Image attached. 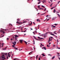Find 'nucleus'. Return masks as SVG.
I'll use <instances>...</instances> for the list:
<instances>
[{"label": "nucleus", "instance_id": "36", "mask_svg": "<svg viewBox=\"0 0 60 60\" xmlns=\"http://www.w3.org/2000/svg\"><path fill=\"white\" fill-rule=\"evenodd\" d=\"M33 33H34V34H35V33H34V32H33Z\"/></svg>", "mask_w": 60, "mask_h": 60}, {"label": "nucleus", "instance_id": "32", "mask_svg": "<svg viewBox=\"0 0 60 60\" xmlns=\"http://www.w3.org/2000/svg\"><path fill=\"white\" fill-rule=\"evenodd\" d=\"M10 55H8V57H10Z\"/></svg>", "mask_w": 60, "mask_h": 60}, {"label": "nucleus", "instance_id": "23", "mask_svg": "<svg viewBox=\"0 0 60 60\" xmlns=\"http://www.w3.org/2000/svg\"><path fill=\"white\" fill-rule=\"evenodd\" d=\"M46 10V8H45V9H44V11H45Z\"/></svg>", "mask_w": 60, "mask_h": 60}, {"label": "nucleus", "instance_id": "54", "mask_svg": "<svg viewBox=\"0 0 60 60\" xmlns=\"http://www.w3.org/2000/svg\"><path fill=\"white\" fill-rule=\"evenodd\" d=\"M41 46H42V45H40V47L41 48V47H41Z\"/></svg>", "mask_w": 60, "mask_h": 60}, {"label": "nucleus", "instance_id": "53", "mask_svg": "<svg viewBox=\"0 0 60 60\" xmlns=\"http://www.w3.org/2000/svg\"><path fill=\"white\" fill-rule=\"evenodd\" d=\"M21 30H22V28L21 29Z\"/></svg>", "mask_w": 60, "mask_h": 60}, {"label": "nucleus", "instance_id": "24", "mask_svg": "<svg viewBox=\"0 0 60 60\" xmlns=\"http://www.w3.org/2000/svg\"><path fill=\"white\" fill-rule=\"evenodd\" d=\"M21 23H22V22H21L20 23H19V22L18 23V24H21Z\"/></svg>", "mask_w": 60, "mask_h": 60}, {"label": "nucleus", "instance_id": "29", "mask_svg": "<svg viewBox=\"0 0 60 60\" xmlns=\"http://www.w3.org/2000/svg\"><path fill=\"white\" fill-rule=\"evenodd\" d=\"M53 8H54V7L53 8H51V10H52V9H53Z\"/></svg>", "mask_w": 60, "mask_h": 60}, {"label": "nucleus", "instance_id": "60", "mask_svg": "<svg viewBox=\"0 0 60 60\" xmlns=\"http://www.w3.org/2000/svg\"><path fill=\"white\" fill-rule=\"evenodd\" d=\"M54 18H52V20H54Z\"/></svg>", "mask_w": 60, "mask_h": 60}, {"label": "nucleus", "instance_id": "20", "mask_svg": "<svg viewBox=\"0 0 60 60\" xmlns=\"http://www.w3.org/2000/svg\"><path fill=\"white\" fill-rule=\"evenodd\" d=\"M41 7H43V8H45V7H44L43 5H41Z\"/></svg>", "mask_w": 60, "mask_h": 60}, {"label": "nucleus", "instance_id": "26", "mask_svg": "<svg viewBox=\"0 0 60 60\" xmlns=\"http://www.w3.org/2000/svg\"><path fill=\"white\" fill-rule=\"evenodd\" d=\"M40 59H41V57H40L39 58V60H40Z\"/></svg>", "mask_w": 60, "mask_h": 60}, {"label": "nucleus", "instance_id": "63", "mask_svg": "<svg viewBox=\"0 0 60 60\" xmlns=\"http://www.w3.org/2000/svg\"><path fill=\"white\" fill-rule=\"evenodd\" d=\"M31 30H33V29H32L31 28H30Z\"/></svg>", "mask_w": 60, "mask_h": 60}, {"label": "nucleus", "instance_id": "51", "mask_svg": "<svg viewBox=\"0 0 60 60\" xmlns=\"http://www.w3.org/2000/svg\"><path fill=\"white\" fill-rule=\"evenodd\" d=\"M47 47H49V45H47Z\"/></svg>", "mask_w": 60, "mask_h": 60}, {"label": "nucleus", "instance_id": "46", "mask_svg": "<svg viewBox=\"0 0 60 60\" xmlns=\"http://www.w3.org/2000/svg\"><path fill=\"white\" fill-rule=\"evenodd\" d=\"M7 59H8V56L7 57Z\"/></svg>", "mask_w": 60, "mask_h": 60}, {"label": "nucleus", "instance_id": "19", "mask_svg": "<svg viewBox=\"0 0 60 60\" xmlns=\"http://www.w3.org/2000/svg\"><path fill=\"white\" fill-rule=\"evenodd\" d=\"M40 40H42V39H44V38H39Z\"/></svg>", "mask_w": 60, "mask_h": 60}, {"label": "nucleus", "instance_id": "48", "mask_svg": "<svg viewBox=\"0 0 60 60\" xmlns=\"http://www.w3.org/2000/svg\"><path fill=\"white\" fill-rule=\"evenodd\" d=\"M43 1H44V2H46V1H46V0H44Z\"/></svg>", "mask_w": 60, "mask_h": 60}, {"label": "nucleus", "instance_id": "39", "mask_svg": "<svg viewBox=\"0 0 60 60\" xmlns=\"http://www.w3.org/2000/svg\"><path fill=\"white\" fill-rule=\"evenodd\" d=\"M8 55H10V54H9V53H8Z\"/></svg>", "mask_w": 60, "mask_h": 60}, {"label": "nucleus", "instance_id": "22", "mask_svg": "<svg viewBox=\"0 0 60 60\" xmlns=\"http://www.w3.org/2000/svg\"><path fill=\"white\" fill-rule=\"evenodd\" d=\"M39 19H37V21H39Z\"/></svg>", "mask_w": 60, "mask_h": 60}, {"label": "nucleus", "instance_id": "16", "mask_svg": "<svg viewBox=\"0 0 60 60\" xmlns=\"http://www.w3.org/2000/svg\"><path fill=\"white\" fill-rule=\"evenodd\" d=\"M55 56H53L52 58V59H54V58H55Z\"/></svg>", "mask_w": 60, "mask_h": 60}, {"label": "nucleus", "instance_id": "11", "mask_svg": "<svg viewBox=\"0 0 60 60\" xmlns=\"http://www.w3.org/2000/svg\"><path fill=\"white\" fill-rule=\"evenodd\" d=\"M15 37H19V36H17V35H15Z\"/></svg>", "mask_w": 60, "mask_h": 60}, {"label": "nucleus", "instance_id": "12", "mask_svg": "<svg viewBox=\"0 0 60 60\" xmlns=\"http://www.w3.org/2000/svg\"><path fill=\"white\" fill-rule=\"evenodd\" d=\"M17 21H19V20H20L19 19H17Z\"/></svg>", "mask_w": 60, "mask_h": 60}, {"label": "nucleus", "instance_id": "13", "mask_svg": "<svg viewBox=\"0 0 60 60\" xmlns=\"http://www.w3.org/2000/svg\"><path fill=\"white\" fill-rule=\"evenodd\" d=\"M52 27H54V28H55L56 27V26H54V25H52Z\"/></svg>", "mask_w": 60, "mask_h": 60}, {"label": "nucleus", "instance_id": "18", "mask_svg": "<svg viewBox=\"0 0 60 60\" xmlns=\"http://www.w3.org/2000/svg\"><path fill=\"white\" fill-rule=\"evenodd\" d=\"M37 58H38V55H37L36 56V58L37 59Z\"/></svg>", "mask_w": 60, "mask_h": 60}, {"label": "nucleus", "instance_id": "8", "mask_svg": "<svg viewBox=\"0 0 60 60\" xmlns=\"http://www.w3.org/2000/svg\"><path fill=\"white\" fill-rule=\"evenodd\" d=\"M33 37H34V38L36 39H36H37V38H36V37H35V36H33Z\"/></svg>", "mask_w": 60, "mask_h": 60}, {"label": "nucleus", "instance_id": "43", "mask_svg": "<svg viewBox=\"0 0 60 60\" xmlns=\"http://www.w3.org/2000/svg\"><path fill=\"white\" fill-rule=\"evenodd\" d=\"M52 3L51 4V5H50V6H52Z\"/></svg>", "mask_w": 60, "mask_h": 60}, {"label": "nucleus", "instance_id": "47", "mask_svg": "<svg viewBox=\"0 0 60 60\" xmlns=\"http://www.w3.org/2000/svg\"><path fill=\"white\" fill-rule=\"evenodd\" d=\"M49 41H50V38H49Z\"/></svg>", "mask_w": 60, "mask_h": 60}, {"label": "nucleus", "instance_id": "35", "mask_svg": "<svg viewBox=\"0 0 60 60\" xmlns=\"http://www.w3.org/2000/svg\"><path fill=\"white\" fill-rule=\"evenodd\" d=\"M15 41H17V38H16V39H15Z\"/></svg>", "mask_w": 60, "mask_h": 60}, {"label": "nucleus", "instance_id": "4", "mask_svg": "<svg viewBox=\"0 0 60 60\" xmlns=\"http://www.w3.org/2000/svg\"><path fill=\"white\" fill-rule=\"evenodd\" d=\"M22 41H23V40H20V43H22Z\"/></svg>", "mask_w": 60, "mask_h": 60}, {"label": "nucleus", "instance_id": "61", "mask_svg": "<svg viewBox=\"0 0 60 60\" xmlns=\"http://www.w3.org/2000/svg\"><path fill=\"white\" fill-rule=\"evenodd\" d=\"M56 12L57 13H59V12Z\"/></svg>", "mask_w": 60, "mask_h": 60}, {"label": "nucleus", "instance_id": "42", "mask_svg": "<svg viewBox=\"0 0 60 60\" xmlns=\"http://www.w3.org/2000/svg\"><path fill=\"white\" fill-rule=\"evenodd\" d=\"M42 9V8H40L39 9V10H41Z\"/></svg>", "mask_w": 60, "mask_h": 60}, {"label": "nucleus", "instance_id": "10", "mask_svg": "<svg viewBox=\"0 0 60 60\" xmlns=\"http://www.w3.org/2000/svg\"><path fill=\"white\" fill-rule=\"evenodd\" d=\"M44 54H42V56H45V55H44Z\"/></svg>", "mask_w": 60, "mask_h": 60}, {"label": "nucleus", "instance_id": "21", "mask_svg": "<svg viewBox=\"0 0 60 60\" xmlns=\"http://www.w3.org/2000/svg\"><path fill=\"white\" fill-rule=\"evenodd\" d=\"M36 40H37V41H41V40H40L39 39H36Z\"/></svg>", "mask_w": 60, "mask_h": 60}, {"label": "nucleus", "instance_id": "44", "mask_svg": "<svg viewBox=\"0 0 60 60\" xmlns=\"http://www.w3.org/2000/svg\"><path fill=\"white\" fill-rule=\"evenodd\" d=\"M57 54H58V55H59V54H59V53L58 52L57 53Z\"/></svg>", "mask_w": 60, "mask_h": 60}, {"label": "nucleus", "instance_id": "58", "mask_svg": "<svg viewBox=\"0 0 60 60\" xmlns=\"http://www.w3.org/2000/svg\"><path fill=\"white\" fill-rule=\"evenodd\" d=\"M19 22H16V23H19Z\"/></svg>", "mask_w": 60, "mask_h": 60}, {"label": "nucleus", "instance_id": "49", "mask_svg": "<svg viewBox=\"0 0 60 60\" xmlns=\"http://www.w3.org/2000/svg\"><path fill=\"white\" fill-rule=\"evenodd\" d=\"M15 49H16V50H17V49H18V48H16Z\"/></svg>", "mask_w": 60, "mask_h": 60}, {"label": "nucleus", "instance_id": "27", "mask_svg": "<svg viewBox=\"0 0 60 60\" xmlns=\"http://www.w3.org/2000/svg\"><path fill=\"white\" fill-rule=\"evenodd\" d=\"M25 43L26 44H27V42H26V41H25Z\"/></svg>", "mask_w": 60, "mask_h": 60}, {"label": "nucleus", "instance_id": "15", "mask_svg": "<svg viewBox=\"0 0 60 60\" xmlns=\"http://www.w3.org/2000/svg\"><path fill=\"white\" fill-rule=\"evenodd\" d=\"M6 48H7V47H6L4 48L3 49V50H5V49H6Z\"/></svg>", "mask_w": 60, "mask_h": 60}, {"label": "nucleus", "instance_id": "30", "mask_svg": "<svg viewBox=\"0 0 60 60\" xmlns=\"http://www.w3.org/2000/svg\"><path fill=\"white\" fill-rule=\"evenodd\" d=\"M40 5L38 6V8H40Z\"/></svg>", "mask_w": 60, "mask_h": 60}, {"label": "nucleus", "instance_id": "5", "mask_svg": "<svg viewBox=\"0 0 60 60\" xmlns=\"http://www.w3.org/2000/svg\"><path fill=\"white\" fill-rule=\"evenodd\" d=\"M43 48L44 49H45V50H46V47H43Z\"/></svg>", "mask_w": 60, "mask_h": 60}, {"label": "nucleus", "instance_id": "3", "mask_svg": "<svg viewBox=\"0 0 60 60\" xmlns=\"http://www.w3.org/2000/svg\"><path fill=\"white\" fill-rule=\"evenodd\" d=\"M4 30H0V32H2V33H3V34H4V33H5L4 31H3Z\"/></svg>", "mask_w": 60, "mask_h": 60}, {"label": "nucleus", "instance_id": "2", "mask_svg": "<svg viewBox=\"0 0 60 60\" xmlns=\"http://www.w3.org/2000/svg\"><path fill=\"white\" fill-rule=\"evenodd\" d=\"M14 42H13L12 43V44H13V45H16V41H14Z\"/></svg>", "mask_w": 60, "mask_h": 60}, {"label": "nucleus", "instance_id": "9", "mask_svg": "<svg viewBox=\"0 0 60 60\" xmlns=\"http://www.w3.org/2000/svg\"><path fill=\"white\" fill-rule=\"evenodd\" d=\"M57 15H58L59 17V18H60V15L59 14H57Z\"/></svg>", "mask_w": 60, "mask_h": 60}, {"label": "nucleus", "instance_id": "28", "mask_svg": "<svg viewBox=\"0 0 60 60\" xmlns=\"http://www.w3.org/2000/svg\"><path fill=\"white\" fill-rule=\"evenodd\" d=\"M9 38H7V41H8L9 40Z\"/></svg>", "mask_w": 60, "mask_h": 60}, {"label": "nucleus", "instance_id": "56", "mask_svg": "<svg viewBox=\"0 0 60 60\" xmlns=\"http://www.w3.org/2000/svg\"><path fill=\"white\" fill-rule=\"evenodd\" d=\"M40 2H39L38 4H40Z\"/></svg>", "mask_w": 60, "mask_h": 60}, {"label": "nucleus", "instance_id": "41", "mask_svg": "<svg viewBox=\"0 0 60 60\" xmlns=\"http://www.w3.org/2000/svg\"><path fill=\"white\" fill-rule=\"evenodd\" d=\"M54 25H55V26H57V24H55Z\"/></svg>", "mask_w": 60, "mask_h": 60}, {"label": "nucleus", "instance_id": "31", "mask_svg": "<svg viewBox=\"0 0 60 60\" xmlns=\"http://www.w3.org/2000/svg\"><path fill=\"white\" fill-rule=\"evenodd\" d=\"M5 55H7V53H5Z\"/></svg>", "mask_w": 60, "mask_h": 60}, {"label": "nucleus", "instance_id": "55", "mask_svg": "<svg viewBox=\"0 0 60 60\" xmlns=\"http://www.w3.org/2000/svg\"><path fill=\"white\" fill-rule=\"evenodd\" d=\"M50 41L49 40V41H48V43H49V41Z\"/></svg>", "mask_w": 60, "mask_h": 60}, {"label": "nucleus", "instance_id": "17", "mask_svg": "<svg viewBox=\"0 0 60 60\" xmlns=\"http://www.w3.org/2000/svg\"><path fill=\"white\" fill-rule=\"evenodd\" d=\"M54 36H55V37L56 38H57V36H56L54 35Z\"/></svg>", "mask_w": 60, "mask_h": 60}, {"label": "nucleus", "instance_id": "59", "mask_svg": "<svg viewBox=\"0 0 60 60\" xmlns=\"http://www.w3.org/2000/svg\"><path fill=\"white\" fill-rule=\"evenodd\" d=\"M48 16H49V15H47L46 16V17H48Z\"/></svg>", "mask_w": 60, "mask_h": 60}, {"label": "nucleus", "instance_id": "37", "mask_svg": "<svg viewBox=\"0 0 60 60\" xmlns=\"http://www.w3.org/2000/svg\"><path fill=\"white\" fill-rule=\"evenodd\" d=\"M57 42H59V41H58V40L57 39Z\"/></svg>", "mask_w": 60, "mask_h": 60}, {"label": "nucleus", "instance_id": "34", "mask_svg": "<svg viewBox=\"0 0 60 60\" xmlns=\"http://www.w3.org/2000/svg\"><path fill=\"white\" fill-rule=\"evenodd\" d=\"M26 30H25V31H24V32H26Z\"/></svg>", "mask_w": 60, "mask_h": 60}, {"label": "nucleus", "instance_id": "1", "mask_svg": "<svg viewBox=\"0 0 60 60\" xmlns=\"http://www.w3.org/2000/svg\"><path fill=\"white\" fill-rule=\"evenodd\" d=\"M1 54L2 55V56L1 58H3L2 59V60H4V59H6V58H4L5 57V56H4V55H5V53L2 52Z\"/></svg>", "mask_w": 60, "mask_h": 60}, {"label": "nucleus", "instance_id": "33", "mask_svg": "<svg viewBox=\"0 0 60 60\" xmlns=\"http://www.w3.org/2000/svg\"><path fill=\"white\" fill-rule=\"evenodd\" d=\"M26 23V21L24 22H22L23 23Z\"/></svg>", "mask_w": 60, "mask_h": 60}, {"label": "nucleus", "instance_id": "57", "mask_svg": "<svg viewBox=\"0 0 60 60\" xmlns=\"http://www.w3.org/2000/svg\"><path fill=\"white\" fill-rule=\"evenodd\" d=\"M38 38L39 39H40V37H38Z\"/></svg>", "mask_w": 60, "mask_h": 60}, {"label": "nucleus", "instance_id": "52", "mask_svg": "<svg viewBox=\"0 0 60 60\" xmlns=\"http://www.w3.org/2000/svg\"><path fill=\"white\" fill-rule=\"evenodd\" d=\"M50 38H53V37H50Z\"/></svg>", "mask_w": 60, "mask_h": 60}, {"label": "nucleus", "instance_id": "25", "mask_svg": "<svg viewBox=\"0 0 60 60\" xmlns=\"http://www.w3.org/2000/svg\"><path fill=\"white\" fill-rule=\"evenodd\" d=\"M49 20V19H47V20L46 21V22H47V21H48V20Z\"/></svg>", "mask_w": 60, "mask_h": 60}, {"label": "nucleus", "instance_id": "50", "mask_svg": "<svg viewBox=\"0 0 60 60\" xmlns=\"http://www.w3.org/2000/svg\"><path fill=\"white\" fill-rule=\"evenodd\" d=\"M51 44V43H50L49 44V45H50Z\"/></svg>", "mask_w": 60, "mask_h": 60}, {"label": "nucleus", "instance_id": "38", "mask_svg": "<svg viewBox=\"0 0 60 60\" xmlns=\"http://www.w3.org/2000/svg\"><path fill=\"white\" fill-rule=\"evenodd\" d=\"M33 24H34V25H35V23H34V22H33Z\"/></svg>", "mask_w": 60, "mask_h": 60}, {"label": "nucleus", "instance_id": "40", "mask_svg": "<svg viewBox=\"0 0 60 60\" xmlns=\"http://www.w3.org/2000/svg\"><path fill=\"white\" fill-rule=\"evenodd\" d=\"M59 2H60V1H59L58 2V4H59Z\"/></svg>", "mask_w": 60, "mask_h": 60}, {"label": "nucleus", "instance_id": "45", "mask_svg": "<svg viewBox=\"0 0 60 60\" xmlns=\"http://www.w3.org/2000/svg\"><path fill=\"white\" fill-rule=\"evenodd\" d=\"M53 47H55V45H53Z\"/></svg>", "mask_w": 60, "mask_h": 60}, {"label": "nucleus", "instance_id": "6", "mask_svg": "<svg viewBox=\"0 0 60 60\" xmlns=\"http://www.w3.org/2000/svg\"><path fill=\"white\" fill-rule=\"evenodd\" d=\"M50 34H51V35H53L54 36H55V34H53L52 33H51Z\"/></svg>", "mask_w": 60, "mask_h": 60}, {"label": "nucleus", "instance_id": "7", "mask_svg": "<svg viewBox=\"0 0 60 60\" xmlns=\"http://www.w3.org/2000/svg\"><path fill=\"white\" fill-rule=\"evenodd\" d=\"M53 12H54V13H55V12H56V10H55V9H54V11H53Z\"/></svg>", "mask_w": 60, "mask_h": 60}, {"label": "nucleus", "instance_id": "14", "mask_svg": "<svg viewBox=\"0 0 60 60\" xmlns=\"http://www.w3.org/2000/svg\"><path fill=\"white\" fill-rule=\"evenodd\" d=\"M15 45H12V47L14 48V47H15Z\"/></svg>", "mask_w": 60, "mask_h": 60}, {"label": "nucleus", "instance_id": "64", "mask_svg": "<svg viewBox=\"0 0 60 60\" xmlns=\"http://www.w3.org/2000/svg\"><path fill=\"white\" fill-rule=\"evenodd\" d=\"M13 60H16L15 59H14Z\"/></svg>", "mask_w": 60, "mask_h": 60}, {"label": "nucleus", "instance_id": "62", "mask_svg": "<svg viewBox=\"0 0 60 60\" xmlns=\"http://www.w3.org/2000/svg\"><path fill=\"white\" fill-rule=\"evenodd\" d=\"M4 35H3L2 36V37H4Z\"/></svg>", "mask_w": 60, "mask_h": 60}]
</instances>
